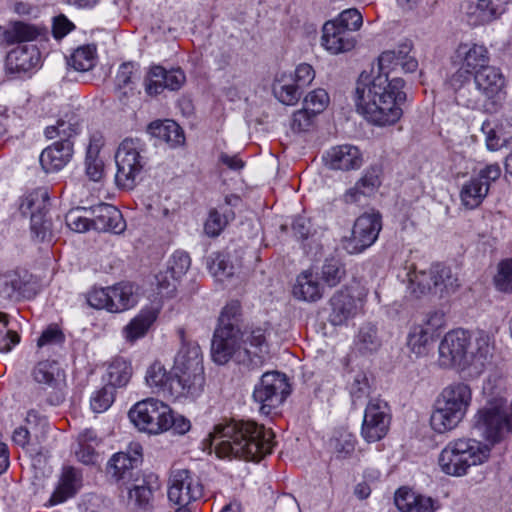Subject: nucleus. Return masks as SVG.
<instances>
[{
    "label": "nucleus",
    "mask_w": 512,
    "mask_h": 512,
    "mask_svg": "<svg viewBox=\"0 0 512 512\" xmlns=\"http://www.w3.org/2000/svg\"><path fill=\"white\" fill-rule=\"evenodd\" d=\"M356 437L347 429H337L328 442V447L338 459L351 457L355 451Z\"/></svg>",
    "instance_id": "4c0bfd02"
},
{
    "label": "nucleus",
    "mask_w": 512,
    "mask_h": 512,
    "mask_svg": "<svg viewBox=\"0 0 512 512\" xmlns=\"http://www.w3.org/2000/svg\"><path fill=\"white\" fill-rule=\"evenodd\" d=\"M60 376L61 369L56 361H41L33 370V377L36 382L52 388L56 387Z\"/></svg>",
    "instance_id": "a18cd8bd"
},
{
    "label": "nucleus",
    "mask_w": 512,
    "mask_h": 512,
    "mask_svg": "<svg viewBox=\"0 0 512 512\" xmlns=\"http://www.w3.org/2000/svg\"><path fill=\"white\" fill-rule=\"evenodd\" d=\"M103 144L101 133L95 132L90 136L85 157V173L94 182L100 181L104 176V161L100 156Z\"/></svg>",
    "instance_id": "bb28decb"
},
{
    "label": "nucleus",
    "mask_w": 512,
    "mask_h": 512,
    "mask_svg": "<svg viewBox=\"0 0 512 512\" xmlns=\"http://www.w3.org/2000/svg\"><path fill=\"white\" fill-rule=\"evenodd\" d=\"M241 317V305L238 301L229 302L221 311L219 316V325L217 328L239 329Z\"/></svg>",
    "instance_id": "4d7b16f0"
},
{
    "label": "nucleus",
    "mask_w": 512,
    "mask_h": 512,
    "mask_svg": "<svg viewBox=\"0 0 512 512\" xmlns=\"http://www.w3.org/2000/svg\"><path fill=\"white\" fill-rule=\"evenodd\" d=\"M148 133L167 143L170 147H176L184 143L185 137L181 127L173 120H157L148 125Z\"/></svg>",
    "instance_id": "473e14b6"
},
{
    "label": "nucleus",
    "mask_w": 512,
    "mask_h": 512,
    "mask_svg": "<svg viewBox=\"0 0 512 512\" xmlns=\"http://www.w3.org/2000/svg\"><path fill=\"white\" fill-rule=\"evenodd\" d=\"M510 0H478V8L487 21L500 17L506 10Z\"/></svg>",
    "instance_id": "0e129e2a"
},
{
    "label": "nucleus",
    "mask_w": 512,
    "mask_h": 512,
    "mask_svg": "<svg viewBox=\"0 0 512 512\" xmlns=\"http://www.w3.org/2000/svg\"><path fill=\"white\" fill-rule=\"evenodd\" d=\"M210 272L218 281H224L234 275L235 268L230 262L229 257L224 254H218L209 266Z\"/></svg>",
    "instance_id": "680f3d73"
},
{
    "label": "nucleus",
    "mask_w": 512,
    "mask_h": 512,
    "mask_svg": "<svg viewBox=\"0 0 512 512\" xmlns=\"http://www.w3.org/2000/svg\"><path fill=\"white\" fill-rule=\"evenodd\" d=\"M131 422L140 430L152 435L167 431L184 435L191 429V422L174 412L166 403L156 398L137 402L129 411Z\"/></svg>",
    "instance_id": "423d86ee"
},
{
    "label": "nucleus",
    "mask_w": 512,
    "mask_h": 512,
    "mask_svg": "<svg viewBox=\"0 0 512 512\" xmlns=\"http://www.w3.org/2000/svg\"><path fill=\"white\" fill-rule=\"evenodd\" d=\"M73 143L66 139L53 143L40 154L39 161L47 173L61 170L71 160Z\"/></svg>",
    "instance_id": "412c9836"
},
{
    "label": "nucleus",
    "mask_w": 512,
    "mask_h": 512,
    "mask_svg": "<svg viewBox=\"0 0 512 512\" xmlns=\"http://www.w3.org/2000/svg\"><path fill=\"white\" fill-rule=\"evenodd\" d=\"M114 398L115 389H113V386L105 385L92 395L90 400L91 408L96 413H102L112 405Z\"/></svg>",
    "instance_id": "bf43d9fd"
},
{
    "label": "nucleus",
    "mask_w": 512,
    "mask_h": 512,
    "mask_svg": "<svg viewBox=\"0 0 512 512\" xmlns=\"http://www.w3.org/2000/svg\"><path fill=\"white\" fill-rule=\"evenodd\" d=\"M167 496L174 505L199 502L204 496L200 478L188 469L173 470L169 477Z\"/></svg>",
    "instance_id": "9b49d317"
},
{
    "label": "nucleus",
    "mask_w": 512,
    "mask_h": 512,
    "mask_svg": "<svg viewBox=\"0 0 512 512\" xmlns=\"http://www.w3.org/2000/svg\"><path fill=\"white\" fill-rule=\"evenodd\" d=\"M493 285L498 292L512 294V258L498 263L493 276Z\"/></svg>",
    "instance_id": "49530a36"
},
{
    "label": "nucleus",
    "mask_w": 512,
    "mask_h": 512,
    "mask_svg": "<svg viewBox=\"0 0 512 512\" xmlns=\"http://www.w3.org/2000/svg\"><path fill=\"white\" fill-rule=\"evenodd\" d=\"M329 103L328 93L323 89L310 92L304 99V106L313 114L322 112Z\"/></svg>",
    "instance_id": "774afa93"
},
{
    "label": "nucleus",
    "mask_w": 512,
    "mask_h": 512,
    "mask_svg": "<svg viewBox=\"0 0 512 512\" xmlns=\"http://www.w3.org/2000/svg\"><path fill=\"white\" fill-rule=\"evenodd\" d=\"M491 357L490 337L484 332L479 333L472 344L467 331L455 329L448 332L439 344V363L442 367H474L476 372H481Z\"/></svg>",
    "instance_id": "20e7f679"
},
{
    "label": "nucleus",
    "mask_w": 512,
    "mask_h": 512,
    "mask_svg": "<svg viewBox=\"0 0 512 512\" xmlns=\"http://www.w3.org/2000/svg\"><path fill=\"white\" fill-rule=\"evenodd\" d=\"M92 227L99 232L121 234L126 229V222L120 210L107 203H99L90 207Z\"/></svg>",
    "instance_id": "6ab92c4d"
},
{
    "label": "nucleus",
    "mask_w": 512,
    "mask_h": 512,
    "mask_svg": "<svg viewBox=\"0 0 512 512\" xmlns=\"http://www.w3.org/2000/svg\"><path fill=\"white\" fill-rule=\"evenodd\" d=\"M404 80L389 79L386 73L371 77L362 73L357 80L355 104L367 121L377 126L395 124L402 116L406 100Z\"/></svg>",
    "instance_id": "f257e3e1"
},
{
    "label": "nucleus",
    "mask_w": 512,
    "mask_h": 512,
    "mask_svg": "<svg viewBox=\"0 0 512 512\" xmlns=\"http://www.w3.org/2000/svg\"><path fill=\"white\" fill-rule=\"evenodd\" d=\"M161 487L158 477L154 474L146 476L141 484L129 489V501L142 510H151L154 503V493Z\"/></svg>",
    "instance_id": "c756f323"
},
{
    "label": "nucleus",
    "mask_w": 512,
    "mask_h": 512,
    "mask_svg": "<svg viewBox=\"0 0 512 512\" xmlns=\"http://www.w3.org/2000/svg\"><path fill=\"white\" fill-rule=\"evenodd\" d=\"M395 504L402 512H435L440 507L439 502L429 496L402 489L396 492Z\"/></svg>",
    "instance_id": "a878e982"
},
{
    "label": "nucleus",
    "mask_w": 512,
    "mask_h": 512,
    "mask_svg": "<svg viewBox=\"0 0 512 512\" xmlns=\"http://www.w3.org/2000/svg\"><path fill=\"white\" fill-rule=\"evenodd\" d=\"M443 323V314L434 312L429 315L425 325H415L407 337V346L416 357L428 354L433 342L435 330Z\"/></svg>",
    "instance_id": "f3484780"
},
{
    "label": "nucleus",
    "mask_w": 512,
    "mask_h": 512,
    "mask_svg": "<svg viewBox=\"0 0 512 512\" xmlns=\"http://www.w3.org/2000/svg\"><path fill=\"white\" fill-rule=\"evenodd\" d=\"M182 337V345L174 359V369H188L194 368V371H199L200 366H203V356L200 346L195 342H186Z\"/></svg>",
    "instance_id": "e433bc0d"
},
{
    "label": "nucleus",
    "mask_w": 512,
    "mask_h": 512,
    "mask_svg": "<svg viewBox=\"0 0 512 512\" xmlns=\"http://www.w3.org/2000/svg\"><path fill=\"white\" fill-rule=\"evenodd\" d=\"M322 160L330 170H358L363 165V154L357 146L342 144L325 151Z\"/></svg>",
    "instance_id": "dca6fc26"
},
{
    "label": "nucleus",
    "mask_w": 512,
    "mask_h": 512,
    "mask_svg": "<svg viewBox=\"0 0 512 512\" xmlns=\"http://www.w3.org/2000/svg\"><path fill=\"white\" fill-rule=\"evenodd\" d=\"M472 400L470 387L465 383H453L445 387L437 401L465 415Z\"/></svg>",
    "instance_id": "7c9ffc66"
},
{
    "label": "nucleus",
    "mask_w": 512,
    "mask_h": 512,
    "mask_svg": "<svg viewBox=\"0 0 512 512\" xmlns=\"http://www.w3.org/2000/svg\"><path fill=\"white\" fill-rule=\"evenodd\" d=\"M274 437L271 429L253 421L219 424L210 434L211 445L219 457L234 456L255 462L272 453Z\"/></svg>",
    "instance_id": "f03ea898"
},
{
    "label": "nucleus",
    "mask_w": 512,
    "mask_h": 512,
    "mask_svg": "<svg viewBox=\"0 0 512 512\" xmlns=\"http://www.w3.org/2000/svg\"><path fill=\"white\" fill-rule=\"evenodd\" d=\"M292 292L299 300L315 302L322 298L323 288L316 275L311 271H303L298 275Z\"/></svg>",
    "instance_id": "f704fd0d"
},
{
    "label": "nucleus",
    "mask_w": 512,
    "mask_h": 512,
    "mask_svg": "<svg viewBox=\"0 0 512 512\" xmlns=\"http://www.w3.org/2000/svg\"><path fill=\"white\" fill-rule=\"evenodd\" d=\"M485 404L473 417L472 429L478 436L497 442L504 430L512 432V401L508 407V393L505 388L490 381L483 387Z\"/></svg>",
    "instance_id": "39448f33"
},
{
    "label": "nucleus",
    "mask_w": 512,
    "mask_h": 512,
    "mask_svg": "<svg viewBox=\"0 0 512 512\" xmlns=\"http://www.w3.org/2000/svg\"><path fill=\"white\" fill-rule=\"evenodd\" d=\"M233 217L234 213L232 211L211 210L204 224L205 233L210 237H217Z\"/></svg>",
    "instance_id": "3c124183"
},
{
    "label": "nucleus",
    "mask_w": 512,
    "mask_h": 512,
    "mask_svg": "<svg viewBox=\"0 0 512 512\" xmlns=\"http://www.w3.org/2000/svg\"><path fill=\"white\" fill-rule=\"evenodd\" d=\"M191 265V259L188 253L184 251H176L168 261L166 274L175 281L186 274Z\"/></svg>",
    "instance_id": "864d4df0"
},
{
    "label": "nucleus",
    "mask_w": 512,
    "mask_h": 512,
    "mask_svg": "<svg viewBox=\"0 0 512 512\" xmlns=\"http://www.w3.org/2000/svg\"><path fill=\"white\" fill-rule=\"evenodd\" d=\"M356 183L363 189L364 193L369 196L372 195L381 184L380 169L376 166L367 168Z\"/></svg>",
    "instance_id": "338daca9"
},
{
    "label": "nucleus",
    "mask_w": 512,
    "mask_h": 512,
    "mask_svg": "<svg viewBox=\"0 0 512 512\" xmlns=\"http://www.w3.org/2000/svg\"><path fill=\"white\" fill-rule=\"evenodd\" d=\"M289 393V384L284 374L266 372L254 388L253 399L259 404L260 413L269 415L284 402Z\"/></svg>",
    "instance_id": "9d476101"
},
{
    "label": "nucleus",
    "mask_w": 512,
    "mask_h": 512,
    "mask_svg": "<svg viewBox=\"0 0 512 512\" xmlns=\"http://www.w3.org/2000/svg\"><path fill=\"white\" fill-rule=\"evenodd\" d=\"M82 484L81 473L73 467H65L59 483L49 499L50 505H57L73 497Z\"/></svg>",
    "instance_id": "c85d7f7f"
},
{
    "label": "nucleus",
    "mask_w": 512,
    "mask_h": 512,
    "mask_svg": "<svg viewBox=\"0 0 512 512\" xmlns=\"http://www.w3.org/2000/svg\"><path fill=\"white\" fill-rule=\"evenodd\" d=\"M331 21L332 23L349 31L350 34H353L354 31L358 30L362 26L363 17L357 9L350 8L341 12L336 19Z\"/></svg>",
    "instance_id": "052dcab7"
},
{
    "label": "nucleus",
    "mask_w": 512,
    "mask_h": 512,
    "mask_svg": "<svg viewBox=\"0 0 512 512\" xmlns=\"http://www.w3.org/2000/svg\"><path fill=\"white\" fill-rule=\"evenodd\" d=\"M146 145L139 138L124 139L116 152L117 172L115 181L119 187L132 189L145 165Z\"/></svg>",
    "instance_id": "0eeeda50"
},
{
    "label": "nucleus",
    "mask_w": 512,
    "mask_h": 512,
    "mask_svg": "<svg viewBox=\"0 0 512 512\" xmlns=\"http://www.w3.org/2000/svg\"><path fill=\"white\" fill-rule=\"evenodd\" d=\"M332 312L330 321L333 325H342L357 315L362 308V300L356 299L345 291L336 292L330 300Z\"/></svg>",
    "instance_id": "5701e85b"
},
{
    "label": "nucleus",
    "mask_w": 512,
    "mask_h": 512,
    "mask_svg": "<svg viewBox=\"0 0 512 512\" xmlns=\"http://www.w3.org/2000/svg\"><path fill=\"white\" fill-rule=\"evenodd\" d=\"M267 354L266 331L262 328L241 332L240 329L222 327L214 332L211 355L217 364H226L235 357L239 363L257 368Z\"/></svg>",
    "instance_id": "7ed1b4c3"
},
{
    "label": "nucleus",
    "mask_w": 512,
    "mask_h": 512,
    "mask_svg": "<svg viewBox=\"0 0 512 512\" xmlns=\"http://www.w3.org/2000/svg\"><path fill=\"white\" fill-rule=\"evenodd\" d=\"M412 45L401 43L397 48L386 50L378 57L379 73H386L401 66L405 72H414L418 67L417 60L410 55Z\"/></svg>",
    "instance_id": "aec40b11"
},
{
    "label": "nucleus",
    "mask_w": 512,
    "mask_h": 512,
    "mask_svg": "<svg viewBox=\"0 0 512 512\" xmlns=\"http://www.w3.org/2000/svg\"><path fill=\"white\" fill-rule=\"evenodd\" d=\"M108 386L124 387L130 381L132 376L131 364L121 357L114 358L107 367Z\"/></svg>",
    "instance_id": "79ce46f5"
},
{
    "label": "nucleus",
    "mask_w": 512,
    "mask_h": 512,
    "mask_svg": "<svg viewBox=\"0 0 512 512\" xmlns=\"http://www.w3.org/2000/svg\"><path fill=\"white\" fill-rule=\"evenodd\" d=\"M463 462L452 441L445 446L438 458L441 471L447 475L456 477L463 476L467 473Z\"/></svg>",
    "instance_id": "58836bf2"
},
{
    "label": "nucleus",
    "mask_w": 512,
    "mask_h": 512,
    "mask_svg": "<svg viewBox=\"0 0 512 512\" xmlns=\"http://www.w3.org/2000/svg\"><path fill=\"white\" fill-rule=\"evenodd\" d=\"M465 415L436 400L430 417L432 429L437 433L450 431L458 426Z\"/></svg>",
    "instance_id": "72a5a7b5"
},
{
    "label": "nucleus",
    "mask_w": 512,
    "mask_h": 512,
    "mask_svg": "<svg viewBox=\"0 0 512 512\" xmlns=\"http://www.w3.org/2000/svg\"><path fill=\"white\" fill-rule=\"evenodd\" d=\"M501 175V168L498 164H490L481 169L476 176L465 182L460 191L462 204L468 209L478 207L489 192L492 182Z\"/></svg>",
    "instance_id": "ddd939ff"
},
{
    "label": "nucleus",
    "mask_w": 512,
    "mask_h": 512,
    "mask_svg": "<svg viewBox=\"0 0 512 512\" xmlns=\"http://www.w3.org/2000/svg\"><path fill=\"white\" fill-rule=\"evenodd\" d=\"M381 229V214L366 212L356 219L351 235L342 239V247L348 254H360L375 243Z\"/></svg>",
    "instance_id": "1a4fd4ad"
},
{
    "label": "nucleus",
    "mask_w": 512,
    "mask_h": 512,
    "mask_svg": "<svg viewBox=\"0 0 512 512\" xmlns=\"http://www.w3.org/2000/svg\"><path fill=\"white\" fill-rule=\"evenodd\" d=\"M78 131V123L72 122V118L69 120L59 119L56 125L48 126L45 129V136L48 139L60 137L62 140H70V137L75 135Z\"/></svg>",
    "instance_id": "5fc2aeb1"
},
{
    "label": "nucleus",
    "mask_w": 512,
    "mask_h": 512,
    "mask_svg": "<svg viewBox=\"0 0 512 512\" xmlns=\"http://www.w3.org/2000/svg\"><path fill=\"white\" fill-rule=\"evenodd\" d=\"M349 392L351 395L352 403H362L363 400L369 395L370 385L367 376L358 372L350 383Z\"/></svg>",
    "instance_id": "e2e57ef3"
},
{
    "label": "nucleus",
    "mask_w": 512,
    "mask_h": 512,
    "mask_svg": "<svg viewBox=\"0 0 512 512\" xmlns=\"http://www.w3.org/2000/svg\"><path fill=\"white\" fill-rule=\"evenodd\" d=\"M455 445V449L464 461L466 471L471 466H476L484 463L490 454V449L487 445L481 443L476 439L461 438L452 441Z\"/></svg>",
    "instance_id": "b1692460"
},
{
    "label": "nucleus",
    "mask_w": 512,
    "mask_h": 512,
    "mask_svg": "<svg viewBox=\"0 0 512 512\" xmlns=\"http://www.w3.org/2000/svg\"><path fill=\"white\" fill-rule=\"evenodd\" d=\"M322 46L332 54H339L353 49L355 38L349 31L327 21L323 26Z\"/></svg>",
    "instance_id": "4be33fe9"
},
{
    "label": "nucleus",
    "mask_w": 512,
    "mask_h": 512,
    "mask_svg": "<svg viewBox=\"0 0 512 512\" xmlns=\"http://www.w3.org/2000/svg\"><path fill=\"white\" fill-rule=\"evenodd\" d=\"M174 380L170 386V396L174 398L197 397L205 386L204 366H200L199 371L194 368L174 369Z\"/></svg>",
    "instance_id": "a211bd4d"
},
{
    "label": "nucleus",
    "mask_w": 512,
    "mask_h": 512,
    "mask_svg": "<svg viewBox=\"0 0 512 512\" xmlns=\"http://www.w3.org/2000/svg\"><path fill=\"white\" fill-rule=\"evenodd\" d=\"M346 275L343 263L336 258L326 259L322 269L321 278L329 286H337Z\"/></svg>",
    "instance_id": "8fccbe9b"
},
{
    "label": "nucleus",
    "mask_w": 512,
    "mask_h": 512,
    "mask_svg": "<svg viewBox=\"0 0 512 512\" xmlns=\"http://www.w3.org/2000/svg\"><path fill=\"white\" fill-rule=\"evenodd\" d=\"M354 344L362 354L376 352L382 344L377 327L371 323L363 324L355 336Z\"/></svg>",
    "instance_id": "ea45409f"
},
{
    "label": "nucleus",
    "mask_w": 512,
    "mask_h": 512,
    "mask_svg": "<svg viewBox=\"0 0 512 512\" xmlns=\"http://www.w3.org/2000/svg\"><path fill=\"white\" fill-rule=\"evenodd\" d=\"M38 36L37 29L27 23L16 22L8 32V39L12 42L32 41Z\"/></svg>",
    "instance_id": "69168bd1"
},
{
    "label": "nucleus",
    "mask_w": 512,
    "mask_h": 512,
    "mask_svg": "<svg viewBox=\"0 0 512 512\" xmlns=\"http://www.w3.org/2000/svg\"><path fill=\"white\" fill-rule=\"evenodd\" d=\"M48 201V191L45 188H37L23 196L19 209L23 215L46 212Z\"/></svg>",
    "instance_id": "c03bdc74"
},
{
    "label": "nucleus",
    "mask_w": 512,
    "mask_h": 512,
    "mask_svg": "<svg viewBox=\"0 0 512 512\" xmlns=\"http://www.w3.org/2000/svg\"><path fill=\"white\" fill-rule=\"evenodd\" d=\"M142 462V446L131 443L125 452H118L107 463V474L116 481L128 482L132 479L133 470Z\"/></svg>",
    "instance_id": "4468645a"
},
{
    "label": "nucleus",
    "mask_w": 512,
    "mask_h": 512,
    "mask_svg": "<svg viewBox=\"0 0 512 512\" xmlns=\"http://www.w3.org/2000/svg\"><path fill=\"white\" fill-rule=\"evenodd\" d=\"M456 57L461 61L462 68L474 74L478 69L488 66L489 54L483 45L460 44L456 50Z\"/></svg>",
    "instance_id": "2f4dec72"
},
{
    "label": "nucleus",
    "mask_w": 512,
    "mask_h": 512,
    "mask_svg": "<svg viewBox=\"0 0 512 512\" xmlns=\"http://www.w3.org/2000/svg\"><path fill=\"white\" fill-rule=\"evenodd\" d=\"M186 81L185 73L180 69L166 70L162 66H152L145 79V91L150 96H156L164 89L179 90Z\"/></svg>",
    "instance_id": "2eb2a0df"
},
{
    "label": "nucleus",
    "mask_w": 512,
    "mask_h": 512,
    "mask_svg": "<svg viewBox=\"0 0 512 512\" xmlns=\"http://www.w3.org/2000/svg\"><path fill=\"white\" fill-rule=\"evenodd\" d=\"M87 214H90V207H77L70 210L66 216V225L73 231L84 233L92 227V219H89Z\"/></svg>",
    "instance_id": "603ef678"
},
{
    "label": "nucleus",
    "mask_w": 512,
    "mask_h": 512,
    "mask_svg": "<svg viewBox=\"0 0 512 512\" xmlns=\"http://www.w3.org/2000/svg\"><path fill=\"white\" fill-rule=\"evenodd\" d=\"M95 52V47L90 45L79 47L71 55L68 64L76 71H89L95 65Z\"/></svg>",
    "instance_id": "de8ad7c7"
},
{
    "label": "nucleus",
    "mask_w": 512,
    "mask_h": 512,
    "mask_svg": "<svg viewBox=\"0 0 512 512\" xmlns=\"http://www.w3.org/2000/svg\"><path fill=\"white\" fill-rule=\"evenodd\" d=\"M157 319V312L154 309L142 310L124 328L123 336L126 341L134 343L143 338Z\"/></svg>",
    "instance_id": "c9c22d12"
},
{
    "label": "nucleus",
    "mask_w": 512,
    "mask_h": 512,
    "mask_svg": "<svg viewBox=\"0 0 512 512\" xmlns=\"http://www.w3.org/2000/svg\"><path fill=\"white\" fill-rule=\"evenodd\" d=\"M34 53V47L19 46L8 53L7 60L16 69L26 71L32 66L31 60Z\"/></svg>",
    "instance_id": "6e6d98bb"
},
{
    "label": "nucleus",
    "mask_w": 512,
    "mask_h": 512,
    "mask_svg": "<svg viewBox=\"0 0 512 512\" xmlns=\"http://www.w3.org/2000/svg\"><path fill=\"white\" fill-rule=\"evenodd\" d=\"M82 484L81 473L73 467H65L59 483L49 499L50 505H57L73 497Z\"/></svg>",
    "instance_id": "cd10ccee"
},
{
    "label": "nucleus",
    "mask_w": 512,
    "mask_h": 512,
    "mask_svg": "<svg viewBox=\"0 0 512 512\" xmlns=\"http://www.w3.org/2000/svg\"><path fill=\"white\" fill-rule=\"evenodd\" d=\"M110 312H122L135 303L133 287L130 284H117L109 287Z\"/></svg>",
    "instance_id": "37998d69"
},
{
    "label": "nucleus",
    "mask_w": 512,
    "mask_h": 512,
    "mask_svg": "<svg viewBox=\"0 0 512 512\" xmlns=\"http://www.w3.org/2000/svg\"><path fill=\"white\" fill-rule=\"evenodd\" d=\"M145 379L149 387L170 396V386L173 384L174 375L171 376L162 363L154 362L148 368Z\"/></svg>",
    "instance_id": "a19ab883"
},
{
    "label": "nucleus",
    "mask_w": 512,
    "mask_h": 512,
    "mask_svg": "<svg viewBox=\"0 0 512 512\" xmlns=\"http://www.w3.org/2000/svg\"><path fill=\"white\" fill-rule=\"evenodd\" d=\"M275 96L286 105H294L303 94V90L294 82L281 83L274 86Z\"/></svg>",
    "instance_id": "13d9d810"
},
{
    "label": "nucleus",
    "mask_w": 512,
    "mask_h": 512,
    "mask_svg": "<svg viewBox=\"0 0 512 512\" xmlns=\"http://www.w3.org/2000/svg\"><path fill=\"white\" fill-rule=\"evenodd\" d=\"M391 414L387 402L375 398L371 399L365 409L361 435L368 443L383 439L390 427Z\"/></svg>",
    "instance_id": "f8f14e48"
},
{
    "label": "nucleus",
    "mask_w": 512,
    "mask_h": 512,
    "mask_svg": "<svg viewBox=\"0 0 512 512\" xmlns=\"http://www.w3.org/2000/svg\"><path fill=\"white\" fill-rule=\"evenodd\" d=\"M474 83L477 90L484 97L492 99L504 88L505 78L498 68L488 65L476 71L474 74Z\"/></svg>",
    "instance_id": "393cba45"
},
{
    "label": "nucleus",
    "mask_w": 512,
    "mask_h": 512,
    "mask_svg": "<svg viewBox=\"0 0 512 512\" xmlns=\"http://www.w3.org/2000/svg\"><path fill=\"white\" fill-rule=\"evenodd\" d=\"M408 290L416 297L426 294L454 292L459 286L458 279L449 267L437 264L427 271H409L407 273Z\"/></svg>",
    "instance_id": "6e6552de"
},
{
    "label": "nucleus",
    "mask_w": 512,
    "mask_h": 512,
    "mask_svg": "<svg viewBox=\"0 0 512 512\" xmlns=\"http://www.w3.org/2000/svg\"><path fill=\"white\" fill-rule=\"evenodd\" d=\"M23 281L16 271H7L0 275V296L12 300L18 298Z\"/></svg>",
    "instance_id": "09e8293b"
}]
</instances>
